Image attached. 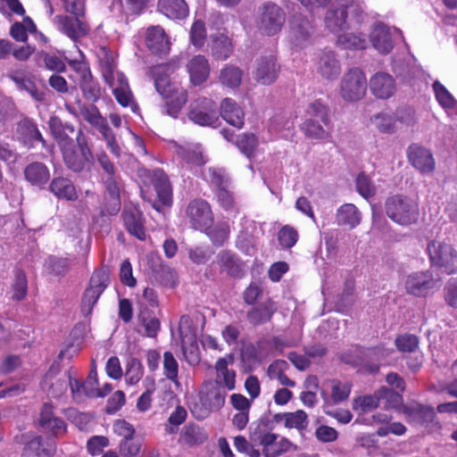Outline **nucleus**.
I'll return each mask as SVG.
<instances>
[{"mask_svg":"<svg viewBox=\"0 0 457 457\" xmlns=\"http://www.w3.org/2000/svg\"><path fill=\"white\" fill-rule=\"evenodd\" d=\"M385 212L395 223L408 227L420 219V205L416 199L403 195H394L385 201Z\"/></svg>","mask_w":457,"mask_h":457,"instance_id":"nucleus-1","label":"nucleus"},{"mask_svg":"<svg viewBox=\"0 0 457 457\" xmlns=\"http://www.w3.org/2000/svg\"><path fill=\"white\" fill-rule=\"evenodd\" d=\"M361 13V6L352 0H338L327 12L325 24L330 31L337 33L346 27L347 19L360 22Z\"/></svg>","mask_w":457,"mask_h":457,"instance_id":"nucleus-2","label":"nucleus"},{"mask_svg":"<svg viewBox=\"0 0 457 457\" xmlns=\"http://www.w3.org/2000/svg\"><path fill=\"white\" fill-rule=\"evenodd\" d=\"M427 253L432 267L448 275L457 272V249L450 243L432 240L427 245Z\"/></svg>","mask_w":457,"mask_h":457,"instance_id":"nucleus-3","label":"nucleus"},{"mask_svg":"<svg viewBox=\"0 0 457 457\" xmlns=\"http://www.w3.org/2000/svg\"><path fill=\"white\" fill-rule=\"evenodd\" d=\"M371 125L380 133L392 135L399 130L412 127L416 123L413 111L408 110L396 114L378 112L370 119Z\"/></svg>","mask_w":457,"mask_h":457,"instance_id":"nucleus-4","label":"nucleus"},{"mask_svg":"<svg viewBox=\"0 0 457 457\" xmlns=\"http://www.w3.org/2000/svg\"><path fill=\"white\" fill-rule=\"evenodd\" d=\"M76 142L78 150L74 145L62 153L65 165L74 172H79L90 165L94 158L87 145V137L81 130L76 134Z\"/></svg>","mask_w":457,"mask_h":457,"instance_id":"nucleus-5","label":"nucleus"},{"mask_svg":"<svg viewBox=\"0 0 457 457\" xmlns=\"http://www.w3.org/2000/svg\"><path fill=\"white\" fill-rule=\"evenodd\" d=\"M251 440L262 446V453L265 457H277L290 450H297V447L287 438H278V435L266 430H255L251 435Z\"/></svg>","mask_w":457,"mask_h":457,"instance_id":"nucleus-6","label":"nucleus"},{"mask_svg":"<svg viewBox=\"0 0 457 457\" xmlns=\"http://www.w3.org/2000/svg\"><path fill=\"white\" fill-rule=\"evenodd\" d=\"M367 90V79L364 73L358 68L345 72L341 79L339 94L347 102H357L362 99Z\"/></svg>","mask_w":457,"mask_h":457,"instance_id":"nucleus-7","label":"nucleus"},{"mask_svg":"<svg viewBox=\"0 0 457 457\" xmlns=\"http://www.w3.org/2000/svg\"><path fill=\"white\" fill-rule=\"evenodd\" d=\"M188 118L200 126H214L219 120L216 103L211 98L198 97L189 105Z\"/></svg>","mask_w":457,"mask_h":457,"instance_id":"nucleus-8","label":"nucleus"},{"mask_svg":"<svg viewBox=\"0 0 457 457\" xmlns=\"http://www.w3.org/2000/svg\"><path fill=\"white\" fill-rule=\"evenodd\" d=\"M284 22L285 13L277 4L265 3L260 8L257 26L262 33L273 36L280 31Z\"/></svg>","mask_w":457,"mask_h":457,"instance_id":"nucleus-9","label":"nucleus"},{"mask_svg":"<svg viewBox=\"0 0 457 457\" xmlns=\"http://www.w3.org/2000/svg\"><path fill=\"white\" fill-rule=\"evenodd\" d=\"M227 391L219 384L206 382L203 385L199 398L203 410L197 414L198 419H204L212 411L220 410L225 403Z\"/></svg>","mask_w":457,"mask_h":457,"instance_id":"nucleus-10","label":"nucleus"},{"mask_svg":"<svg viewBox=\"0 0 457 457\" xmlns=\"http://www.w3.org/2000/svg\"><path fill=\"white\" fill-rule=\"evenodd\" d=\"M108 282L109 276L105 270H101L92 275L81 303V311L86 316L92 312L95 304L106 288Z\"/></svg>","mask_w":457,"mask_h":457,"instance_id":"nucleus-11","label":"nucleus"},{"mask_svg":"<svg viewBox=\"0 0 457 457\" xmlns=\"http://www.w3.org/2000/svg\"><path fill=\"white\" fill-rule=\"evenodd\" d=\"M406 292L415 296H426L439 287L437 280L433 274L427 271H418L409 274L404 279Z\"/></svg>","mask_w":457,"mask_h":457,"instance_id":"nucleus-12","label":"nucleus"},{"mask_svg":"<svg viewBox=\"0 0 457 457\" xmlns=\"http://www.w3.org/2000/svg\"><path fill=\"white\" fill-rule=\"evenodd\" d=\"M397 37H402L400 29L379 23L374 26L370 41L379 53L388 54L393 49L394 42Z\"/></svg>","mask_w":457,"mask_h":457,"instance_id":"nucleus-13","label":"nucleus"},{"mask_svg":"<svg viewBox=\"0 0 457 457\" xmlns=\"http://www.w3.org/2000/svg\"><path fill=\"white\" fill-rule=\"evenodd\" d=\"M187 215L192 226L195 229H206L212 222V212L209 204L202 199H196L189 203Z\"/></svg>","mask_w":457,"mask_h":457,"instance_id":"nucleus-14","label":"nucleus"},{"mask_svg":"<svg viewBox=\"0 0 457 457\" xmlns=\"http://www.w3.org/2000/svg\"><path fill=\"white\" fill-rule=\"evenodd\" d=\"M409 162L423 174L435 170V160L431 152L417 144H411L407 149Z\"/></svg>","mask_w":457,"mask_h":457,"instance_id":"nucleus-15","label":"nucleus"},{"mask_svg":"<svg viewBox=\"0 0 457 457\" xmlns=\"http://www.w3.org/2000/svg\"><path fill=\"white\" fill-rule=\"evenodd\" d=\"M54 23L62 33L76 41L85 37L89 30L86 22L80 17L71 18L65 15H57L54 18Z\"/></svg>","mask_w":457,"mask_h":457,"instance_id":"nucleus-16","label":"nucleus"},{"mask_svg":"<svg viewBox=\"0 0 457 457\" xmlns=\"http://www.w3.org/2000/svg\"><path fill=\"white\" fill-rule=\"evenodd\" d=\"M278 73L279 66L273 56H263L256 61L253 78L259 84L267 86L274 83Z\"/></svg>","mask_w":457,"mask_h":457,"instance_id":"nucleus-17","label":"nucleus"},{"mask_svg":"<svg viewBox=\"0 0 457 457\" xmlns=\"http://www.w3.org/2000/svg\"><path fill=\"white\" fill-rule=\"evenodd\" d=\"M234 363V356L227 354L224 357L219 358L215 362L214 369L216 377L212 383H217L221 386L226 391L234 390L236 387V371L228 369V365Z\"/></svg>","mask_w":457,"mask_h":457,"instance_id":"nucleus-18","label":"nucleus"},{"mask_svg":"<svg viewBox=\"0 0 457 457\" xmlns=\"http://www.w3.org/2000/svg\"><path fill=\"white\" fill-rule=\"evenodd\" d=\"M69 372L57 374L56 370L51 368L45 375L41 386L49 395L59 398L67 392Z\"/></svg>","mask_w":457,"mask_h":457,"instance_id":"nucleus-19","label":"nucleus"},{"mask_svg":"<svg viewBox=\"0 0 457 457\" xmlns=\"http://www.w3.org/2000/svg\"><path fill=\"white\" fill-rule=\"evenodd\" d=\"M371 93L380 99H387L394 96L396 85L394 78L385 72H378L370 80Z\"/></svg>","mask_w":457,"mask_h":457,"instance_id":"nucleus-20","label":"nucleus"},{"mask_svg":"<svg viewBox=\"0 0 457 457\" xmlns=\"http://www.w3.org/2000/svg\"><path fill=\"white\" fill-rule=\"evenodd\" d=\"M48 124L52 135L55 138L62 152L74 146L73 140L71 136L75 133V129L71 124H63L57 117H52L49 120Z\"/></svg>","mask_w":457,"mask_h":457,"instance_id":"nucleus-21","label":"nucleus"},{"mask_svg":"<svg viewBox=\"0 0 457 457\" xmlns=\"http://www.w3.org/2000/svg\"><path fill=\"white\" fill-rule=\"evenodd\" d=\"M145 174L154 185L159 201L163 205H170L172 202V190L166 174L159 169L145 171Z\"/></svg>","mask_w":457,"mask_h":457,"instance_id":"nucleus-22","label":"nucleus"},{"mask_svg":"<svg viewBox=\"0 0 457 457\" xmlns=\"http://www.w3.org/2000/svg\"><path fill=\"white\" fill-rule=\"evenodd\" d=\"M173 68L170 64H160L154 66L151 69L152 76L154 79V86L156 90L163 97H168L172 95V91L179 87L170 83L169 75L173 71Z\"/></svg>","mask_w":457,"mask_h":457,"instance_id":"nucleus-23","label":"nucleus"},{"mask_svg":"<svg viewBox=\"0 0 457 457\" xmlns=\"http://www.w3.org/2000/svg\"><path fill=\"white\" fill-rule=\"evenodd\" d=\"M145 44L154 54H166L170 51V41L160 26H152L145 33Z\"/></svg>","mask_w":457,"mask_h":457,"instance_id":"nucleus-24","label":"nucleus"},{"mask_svg":"<svg viewBox=\"0 0 457 457\" xmlns=\"http://www.w3.org/2000/svg\"><path fill=\"white\" fill-rule=\"evenodd\" d=\"M190 82L194 86H199L205 82L210 75V64L208 60L201 54L191 58L187 64Z\"/></svg>","mask_w":457,"mask_h":457,"instance_id":"nucleus-25","label":"nucleus"},{"mask_svg":"<svg viewBox=\"0 0 457 457\" xmlns=\"http://www.w3.org/2000/svg\"><path fill=\"white\" fill-rule=\"evenodd\" d=\"M24 177L31 186L44 188L50 179V170L45 163L34 162L24 169Z\"/></svg>","mask_w":457,"mask_h":457,"instance_id":"nucleus-26","label":"nucleus"},{"mask_svg":"<svg viewBox=\"0 0 457 457\" xmlns=\"http://www.w3.org/2000/svg\"><path fill=\"white\" fill-rule=\"evenodd\" d=\"M17 133L23 144L29 147L34 146L37 143H41L44 147L46 146V141L37 124L29 119H23L18 123Z\"/></svg>","mask_w":457,"mask_h":457,"instance_id":"nucleus-27","label":"nucleus"},{"mask_svg":"<svg viewBox=\"0 0 457 457\" xmlns=\"http://www.w3.org/2000/svg\"><path fill=\"white\" fill-rule=\"evenodd\" d=\"M220 116L228 124L241 129L245 123V113L237 102L231 98H225L220 104Z\"/></svg>","mask_w":457,"mask_h":457,"instance_id":"nucleus-28","label":"nucleus"},{"mask_svg":"<svg viewBox=\"0 0 457 457\" xmlns=\"http://www.w3.org/2000/svg\"><path fill=\"white\" fill-rule=\"evenodd\" d=\"M336 221L338 226L353 229L360 225L361 213L354 204H345L337 210Z\"/></svg>","mask_w":457,"mask_h":457,"instance_id":"nucleus-29","label":"nucleus"},{"mask_svg":"<svg viewBox=\"0 0 457 457\" xmlns=\"http://www.w3.org/2000/svg\"><path fill=\"white\" fill-rule=\"evenodd\" d=\"M122 218L128 232L137 238L144 240L145 229L141 212L137 208H125Z\"/></svg>","mask_w":457,"mask_h":457,"instance_id":"nucleus-30","label":"nucleus"},{"mask_svg":"<svg viewBox=\"0 0 457 457\" xmlns=\"http://www.w3.org/2000/svg\"><path fill=\"white\" fill-rule=\"evenodd\" d=\"M49 190L58 199L75 201L78 194L72 181L67 178H54L49 185Z\"/></svg>","mask_w":457,"mask_h":457,"instance_id":"nucleus-31","label":"nucleus"},{"mask_svg":"<svg viewBox=\"0 0 457 457\" xmlns=\"http://www.w3.org/2000/svg\"><path fill=\"white\" fill-rule=\"evenodd\" d=\"M276 311V303L272 300L268 299L259 305L253 307L247 312L246 317L251 324L257 326L270 320Z\"/></svg>","mask_w":457,"mask_h":457,"instance_id":"nucleus-32","label":"nucleus"},{"mask_svg":"<svg viewBox=\"0 0 457 457\" xmlns=\"http://www.w3.org/2000/svg\"><path fill=\"white\" fill-rule=\"evenodd\" d=\"M231 39L226 34L218 32L211 37V51L212 56L217 60L228 59L233 52Z\"/></svg>","mask_w":457,"mask_h":457,"instance_id":"nucleus-33","label":"nucleus"},{"mask_svg":"<svg viewBox=\"0 0 457 457\" xmlns=\"http://www.w3.org/2000/svg\"><path fill=\"white\" fill-rule=\"evenodd\" d=\"M403 411L407 418L421 424L433 422L436 418V412L433 407L424 406L418 403L404 405Z\"/></svg>","mask_w":457,"mask_h":457,"instance_id":"nucleus-34","label":"nucleus"},{"mask_svg":"<svg viewBox=\"0 0 457 457\" xmlns=\"http://www.w3.org/2000/svg\"><path fill=\"white\" fill-rule=\"evenodd\" d=\"M120 179L114 176L107 177L105 180L106 195L105 199L109 201L108 212L114 214L119 212L120 208Z\"/></svg>","mask_w":457,"mask_h":457,"instance_id":"nucleus-35","label":"nucleus"},{"mask_svg":"<svg viewBox=\"0 0 457 457\" xmlns=\"http://www.w3.org/2000/svg\"><path fill=\"white\" fill-rule=\"evenodd\" d=\"M217 263L221 271L231 277H241L243 274L242 263L236 254L228 251H221L217 255Z\"/></svg>","mask_w":457,"mask_h":457,"instance_id":"nucleus-36","label":"nucleus"},{"mask_svg":"<svg viewBox=\"0 0 457 457\" xmlns=\"http://www.w3.org/2000/svg\"><path fill=\"white\" fill-rule=\"evenodd\" d=\"M340 65L331 52L323 54L318 62V71L326 79H335L340 74Z\"/></svg>","mask_w":457,"mask_h":457,"instance_id":"nucleus-37","label":"nucleus"},{"mask_svg":"<svg viewBox=\"0 0 457 457\" xmlns=\"http://www.w3.org/2000/svg\"><path fill=\"white\" fill-rule=\"evenodd\" d=\"M176 153L188 164L201 166L205 163V158L200 145L187 144L185 145H178Z\"/></svg>","mask_w":457,"mask_h":457,"instance_id":"nucleus-38","label":"nucleus"},{"mask_svg":"<svg viewBox=\"0 0 457 457\" xmlns=\"http://www.w3.org/2000/svg\"><path fill=\"white\" fill-rule=\"evenodd\" d=\"M158 8L162 13L170 19H183L188 13L184 0H159Z\"/></svg>","mask_w":457,"mask_h":457,"instance_id":"nucleus-39","label":"nucleus"},{"mask_svg":"<svg viewBox=\"0 0 457 457\" xmlns=\"http://www.w3.org/2000/svg\"><path fill=\"white\" fill-rule=\"evenodd\" d=\"M78 115L82 117L87 122L95 127L100 131L102 128H105L107 120L104 118L96 106L90 104L86 105L79 102L78 104Z\"/></svg>","mask_w":457,"mask_h":457,"instance_id":"nucleus-40","label":"nucleus"},{"mask_svg":"<svg viewBox=\"0 0 457 457\" xmlns=\"http://www.w3.org/2000/svg\"><path fill=\"white\" fill-rule=\"evenodd\" d=\"M165 98L167 99L165 112L173 118H177L187 101V92L184 88L178 87L172 91L171 96Z\"/></svg>","mask_w":457,"mask_h":457,"instance_id":"nucleus-41","label":"nucleus"},{"mask_svg":"<svg viewBox=\"0 0 457 457\" xmlns=\"http://www.w3.org/2000/svg\"><path fill=\"white\" fill-rule=\"evenodd\" d=\"M54 450V445L52 442L44 441L41 436L34 437L25 447L26 454L35 453L37 457H51Z\"/></svg>","mask_w":457,"mask_h":457,"instance_id":"nucleus-42","label":"nucleus"},{"mask_svg":"<svg viewBox=\"0 0 457 457\" xmlns=\"http://www.w3.org/2000/svg\"><path fill=\"white\" fill-rule=\"evenodd\" d=\"M204 230L212 244L216 246H221L228 239L230 233L229 225L227 221L217 222L212 227L209 225Z\"/></svg>","mask_w":457,"mask_h":457,"instance_id":"nucleus-43","label":"nucleus"},{"mask_svg":"<svg viewBox=\"0 0 457 457\" xmlns=\"http://www.w3.org/2000/svg\"><path fill=\"white\" fill-rule=\"evenodd\" d=\"M243 71L237 66L226 65L220 71V81L223 86L229 88L239 87L242 81Z\"/></svg>","mask_w":457,"mask_h":457,"instance_id":"nucleus-44","label":"nucleus"},{"mask_svg":"<svg viewBox=\"0 0 457 457\" xmlns=\"http://www.w3.org/2000/svg\"><path fill=\"white\" fill-rule=\"evenodd\" d=\"M302 131L310 139L327 140L329 138V132L327 131L318 120L312 118L305 120L301 126Z\"/></svg>","mask_w":457,"mask_h":457,"instance_id":"nucleus-45","label":"nucleus"},{"mask_svg":"<svg viewBox=\"0 0 457 457\" xmlns=\"http://www.w3.org/2000/svg\"><path fill=\"white\" fill-rule=\"evenodd\" d=\"M235 144L242 154L251 158L259 145V140L253 133H244L237 137Z\"/></svg>","mask_w":457,"mask_h":457,"instance_id":"nucleus-46","label":"nucleus"},{"mask_svg":"<svg viewBox=\"0 0 457 457\" xmlns=\"http://www.w3.org/2000/svg\"><path fill=\"white\" fill-rule=\"evenodd\" d=\"M9 78L15 83L20 90L27 91L34 99L41 101L44 98V94L37 90L36 85L28 78L22 77L18 73L12 72Z\"/></svg>","mask_w":457,"mask_h":457,"instance_id":"nucleus-47","label":"nucleus"},{"mask_svg":"<svg viewBox=\"0 0 457 457\" xmlns=\"http://www.w3.org/2000/svg\"><path fill=\"white\" fill-rule=\"evenodd\" d=\"M144 370L141 362L137 359H131L127 363L125 371V381L129 386L137 384L143 378Z\"/></svg>","mask_w":457,"mask_h":457,"instance_id":"nucleus-48","label":"nucleus"},{"mask_svg":"<svg viewBox=\"0 0 457 457\" xmlns=\"http://www.w3.org/2000/svg\"><path fill=\"white\" fill-rule=\"evenodd\" d=\"M309 424L308 415L303 410L294 412H287L285 427L287 428H295L299 431L304 430Z\"/></svg>","mask_w":457,"mask_h":457,"instance_id":"nucleus-49","label":"nucleus"},{"mask_svg":"<svg viewBox=\"0 0 457 457\" xmlns=\"http://www.w3.org/2000/svg\"><path fill=\"white\" fill-rule=\"evenodd\" d=\"M337 43L345 48L364 49L367 45L363 35L353 33H344L338 36Z\"/></svg>","mask_w":457,"mask_h":457,"instance_id":"nucleus-50","label":"nucleus"},{"mask_svg":"<svg viewBox=\"0 0 457 457\" xmlns=\"http://www.w3.org/2000/svg\"><path fill=\"white\" fill-rule=\"evenodd\" d=\"M355 187L357 192L365 199H369L376 194V187L372 183L371 179L363 172L357 176Z\"/></svg>","mask_w":457,"mask_h":457,"instance_id":"nucleus-51","label":"nucleus"},{"mask_svg":"<svg viewBox=\"0 0 457 457\" xmlns=\"http://www.w3.org/2000/svg\"><path fill=\"white\" fill-rule=\"evenodd\" d=\"M142 443L135 436L129 439H121L119 443V452L123 457H136L141 450Z\"/></svg>","mask_w":457,"mask_h":457,"instance_id":"nucleus-52","label":"nucleus"},{"mask_svg":"<svg viewBox=\"0 0 457 457\" xmlns=\"http://www.w3.org/2000/svg\"><path fill=\"white\" fill-rule=\"evenodd\" d=\"M79 87L83 96L89 101L96 102L101 96V88L97 82L94 81L92 75L79 81Z\"/></svg>","mask_w":457,"mask_h":457,"instance_id":"nucleus-53","label":"nucleus"},{"mask_svg":"<svg viewBox=\"0 0 457 457\" xmlns=\"http://www.w3.org/2000/svg\"><path fill=\"white\" fill-rule=\"evenodd\" d=\"M351 384L347 382H341L339 380H333L331 386V400L334 403H339L345 401L351 393Z\"/></svg>","mask_w":457,"mask_h":457,"instance_id":"nucleus-54","label":"nucleus"},{"mask_svg":"<svg viewBox=\"0 0 457 457\" xmlns=\"http://www.w3.org/2000/svg\"><path fill=\"white\" fill-rule=\"evenodd\" d=\"M306 113L312 118L320 120L325 126L329 124V116L327 107L320 100L312 102L306 108Z\"/></svg>","mask_w":457,"mask_h":457,"instance_id":"nucleus-55","label":"nucleus"},{"mask_svg":"<svg viewBox=\"0 0 457 457\" xmlns=\"http://www.w3.org/2000/svg\"><path fill=\"white\" fill-rule=\"evenodd\" d=\"M433 89L436 95V98L442 107L445 109H451L454 107L455 99L439 81L434 82Z\"/></svg>","mask_w":457,"mask_h":457,"instance_id":"nucleus-56","label":"nucleus"},{"mask_svg":"<svg viewBox=\"0 0 457 457\" xmlns=\"http://www.w3.org/2000/svg\"><path fill=\"white\" fill-rule=\"evenodd\" d=\"M278 239L283 248H291L298 240V232L295 228L286 225L278 231Z\"/></svg>","mask_w":457,"mask_h":457,"instance_id":"nucleus-57","label":"nucleus"},{"mask_svg":"<svg viewBox=\"0 0 457 457\" xmlns=\"http://www.w3.org/2000/svg\"><path fill=\"white\" fill-rule=\"evenodd\" d=\"M179 364L170 352L163 354V373L170 381L178 382Z\"/></svg>","mask_w":457,"mask_h":457,"instance_id":"nucleus-58","label":"nucleus"},{"mask_svg":"<svg viewBox=\"0 0 457 457\" xmlns=\"http://www.w3.org/2000/svg\"><path fill=\"white\" fill-rule=\"evenodd\" d=\"M27 278L22 270L15 272L14 283L12 285V298L17 301L23 299L27 295Z\"/></svg>","mask_w":457,"mask_h":457,"instance_id":"nucleus-59","label":"nucleus"},{"mask_svg":"<svg viewBox=\"0 0 457 457\" xmlns=\"http://www.w3.org/2000/svg\"><path fill=\"white\" fill-rule=\"evenodd\" d=\"M397 349L403 353L414 352L419 346V338L411 334L400 335L395 339Z\"/></svg>","mask_w":457,"mask_h":457,"instance_id":"nucleus-60","label":"nucleus"},{"mask_svg":"<svg viewBox=\"0 0 457 457\" xmlns=\"http://www.w3.org/2000/svg\"><path fill=\"white\" fill-rule=\"evenodd\" d=\"M381 402L379 389L372 395L360 396L354 400V405L361 411L366 412L377 408Z\"/></svg>","mask_w":457,"mask_h":457,"instance_id":"nucleus-61","label":"nucleus"},{"mask_svg":"<svg viewBox=\"0 0 457 457\" xmlns=\"http://www.w3.org/2000/svg\"><path fill=\"white\" fill-rule=\"evenodd\" d=\"M206 178L217 187V189H220V187H228V186L229 179L223 169L215 167L209 168Z\"/></svg>","mask_w":457,"mask_h":457,"instance_id":"nucleus-62","label":"nucleus"},{"mask_svg":"<svg viewBox=\"0 0 457 457\" xmlns=\"http://www.w3.org/2000/svg\"><path fill=\"white\" fill-rule=\"evenodd\" d=\"M112 93L120 104L124 107L130 106L133 112L138 109L134 104L132 93L129 87H112Z\"/></svg>","mask_w":457,"mask_h":457,"instance_id":"nucleus-63","label":"nucleus"},{"mask_svg":"<svg viewBox=\"0 0 457 457\" xmlns=\"http://www.w3.org/2000/svg\"><path fill=\"white\" fill-rule=\"evenodd\" d=\"M206 38V30L204 23L202 21H195L191 28V43L197 48L204 46Z\"/></svg>","mask_w":457,"mask_h":457,"instance_id":"nucleus-64","label":"nucleus"}]
</instances>
